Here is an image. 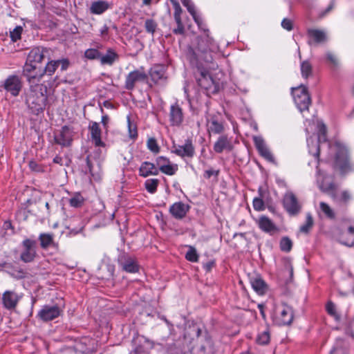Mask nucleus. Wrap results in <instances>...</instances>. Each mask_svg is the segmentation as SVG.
Segmentation results:
<instances>
[{"label":"nucleus","instance_id":"1","mask_svg":"<svg viewBox=\"0 0 354 354\" xmlns=\"http://www.w3.org/2000/svg\"><path fill=\"white\" fill-rule=\"evenodd\" d=\"M316 129L317 138L307 137L306 142L308 152L312 155L317 162L321 151H328L329 155L334 159L335 168L338 169L342 174L354 171V165L351 166L349 162L348 150L344 143L339 140L328 142L326 139V125L318 120H316Z\"/></svg>","mask_w":354,"mask_h":354},{"label":"nucleus","instance_id":"2","mask_svg":"<svg viewBox=\"0 0 354 354\" xmlns=\"http://www.w3.org/2000/svg\"><path fill=\"white\" fill-rule=\"evenodd\" d=\"M37 67L36 64L26 60L23 73L30 86L26 94V104L32 113L37 115L42 112L46 107L48 99V86L44 83H40L44 74H38Z\"/></svg>","mask_w":354,"mask_h":354},{"label":"nucleus","instance_id":"3","mask_svg":"<svg viewBox=\"0 0 354 354\" xmlns=\"http://www.w3.org/2000/svg\"><path fill=\"white\" fill-rule=\"evenodd\" d=\"M222 75V73H217L216 76H213L208 71L201 70L196 80L198 86L209 95L217 93L223 86V81L218 77Z\"/></svg>","mask_w":354,"mask_h":354},{"label":"nucleus","instance_id":"4","mask_svg":"<svg viewBox=\"0 0 354 354\" xmlns=\"http://www.w3.org/2000/svg\"><path fill=\"white\" fill-rule=\"evenodd\" d=\"M318 187L320 190L327 194L330 195L333 200L337 203H347L352 198L351 194L348 191L338 192L334 183H332L331 178H328V185L325 186L323 180L318 178Z\"/></svg>","mask_w":354,"mask_h":354},{"label":"nucleus","instance_id":"5","mask_svg":"<svg viewBox=\"0 0 354 354\" xmlns=\"http://www.w3.org/2000/svg\"><path fill=\"white\" fill-rule=\"evenodd\" d=\"M293 317V310L290 306L281 304L274 307L272 319L277 325H289L292 323Z\"/></svg>","mask_w":354,"mask_h":354},{"label":"nucleus","instance_id":"6","mask_svg":"<svg viewBox=\"0 0 354 354\" xmlns=\"http://www.w3.org/2000/svg\"><path fill=\"white\" fill-rule=\"evenodd\" d=\"M292 95L299 111L302 113L308 111L311 100L307 88L302 85L293 88L292 89Z\"/></svg>","mask_w":354,"mask_h":354},{"label":"nucleus","instance_id":"7","mask_svg":"<svg viewBox=\"0 0 354 354\" xmlns=\"http://www.w3.org/2000/svg\"><path fill=\"white\" fill-rule=\"evenodd\" d=\"M2 87L6 93H9L12 97H17L22 88L21 79L17 75H9L3 81Z\"/></svg>","mask_w":354,"mask_h":354},{"label":"nucleus","instance_id":"8","mask_svg":"<svg viewBox=\"0 0 354 354\" xmlns=\"http://www.w3.org/2000/svg\"><path fill=\"white\" fill-rule=\"evenodd\" d=\"M118 263L124 272L136 273L139 271V265L136 259L125 252H120L119 254Z\"/></svg>","mask_w":354,"mask_h":354},{"label":"nucleus","instance_id":"9","mask_svg":"<svg viewBox=\"0 0 354 354\" xmlns=\"http://www.w3.org/2000/svg\"><path fill=\"white\" fill-rule=\"evenodd\" d=\"M338 241L343 245L354 246V218L346 221L342 225V232L338 236Z\"/></svg>","mask_w":354,"mask_h":354},{"label":"nucleus","instance_id":"10","mask_svg":"<svg viewBox=\"0 0 354 354\" xmlns=\"http://www.w3.org/2000/svg\"><path fill=\"white\" fill-rule=\"evenodd\" d=\"M22 246L24 250L20 255L21 260L25 263L33 261L37 255V241L26 239L22 241Z\"/></svg>","mask_w":354,"mask_h":354},{"label":"nucleus","instance_id":"11","mask_svg":"<svg viewBox=\"0 0 354 354\" xmlns=\"http://www.w3.org/2000/svg\"><path fill=\"white\" fill-rule=\"evenodd\" d=\"M283 205L285 209L290 215L297 214L301 209V205L295 195L290 191H288L283 199Z\"/></svg>","mask_w":354,"mask_h":354},{"label":"nucleus","instance_id":"12","mask_svg":"<svg viewBox=\"0 0 354 354\" xmlns=\"http://www.w3.org/2000/svg\"><path fill=\"white\" fill-rule=\"evenodd\" d=\"M74 136V131L72 128L68 126H64L62 127L59 133L55 135V142L63 147H69L72 142Z\"/></svg>","mask_w":354,"mask_h":354},{"label":"nucleus","instance_id":"13","mask_svg":"<svg viewBox=\"0 0 354 354\" xmlns=\"http://www.w3.org/2000/svg\"><path fill=\"white\" fill-rule=\"evenodd\" d=\"M252 139L255 147L257 148L261 156L271 163H275L274 156L267 146L263 138L260 136H254Z\"/></svg>","mask_w":354,"mask_h":354},{"label":"nucleus","instance_id":"14","mask_svg":"<svg viewBox=\"0 0 354 354\" xmlns=\"http://www.w3.org/2000/svg\"><path fill=\"white\" fill-rule=\"evenodd\" d=\"M156 165L158 172L161 171L168 176L174 175L178 169L176 164L171 163L169 159L165 156H158L156 159Z\"/></svg>","mask_w":354,"mask_h":354},{"label":"nucleus","instance_id":"15","mask_svg":"<svg viewBox=\"0 0 354 354\" xmlns=\"http://www.w3.org/2000/svg\"><path fill=\"white\" fill-rule=\"evenodd\" d=\"M61 311L60 308L57 305H45L38 312L37 317L44 322H48L58 317Z\"/></svg>","mask_w":354,"mask_h":354},{"label":"nucleus","instance_id":"16","mask_svg":"<svg viewBox=\"0 0 354 354\" xmlns=\"http://www.w3.org/2000/svg\"><path fill=\"white\" fill-rule=\"evenodd\" d=\"M22 298V294L16 292L14 290H6L2 295V304L7 310H14L20 299Z\"/></svg>","mask_w":354,"mask_h":354},{"label":"nucleus","instance_id":"17","mask_svg":"<svg viewBox=\"0 0 354 354\" xmlns=\"http://www.w3.org/2000/svg\"><path fill=\"white\" fill-rule=\"evenodd\" d=\"M173 148L174 149L172 151L176 155L183 158H192L195 154V148L193 145L192 140L190 139L186 140L184 145H174Z\"/></svg>","mask_w":354,"mask_h":354},{"label":"nucleus","instance_id":"18","mask_svg":"<svg viewBox=\"0 0 354 354\" xmlns=\"http://www.w3.org/2000/svg\"><path fill=\"white\" fill-rule=\"evenodd\" d=\"M213 149L217 153L231 151L233 149L232 138L225 134L219 136L214 144Z\"/></svg>","mask_w":354,"mask_h":354},{"label":"nucleus","instance_id":"19","mask_svg":"<svg viewBox=\"0 0 354 354\" xmlns=\"http://www.w3.org/2000/svg\"><path fill=\"white\" fill-rule=\"evenodd\" d=\"M133 342L135 346L133 351L135 354L147 352L153 348L154 346L151 340L142 335H138L136 337H134Z\"/></svg>","mask_w":354,"mask_h":354},{"label":"nucleus","instance_id":"20","mask_svg":"<svg viewBox=\"0 0 354 354\" xmlns=\"http://www.w3.org/2000/svg\"><path fill=\"white\" fill-rule=\"evenodd\" d=\"M147 78V74L140 70H135L128 74L125 80V87L132 90L138 82H145Z\"/></svg>","mask_w":354,"mask_h":354},{"label":"nucleus","instance_id":"21","mask_svg":"<svg viewBox=\"0 0 354 354\" xmlns=\"http://www.w3.org/2000/svg\"><path fill=\"white\" fill-rule=\"evenodd\" d=\"M189 209L190 206L188 204L179 201L172 204L169 212L174 218L180 220L185 217Z\"/></svg>","mask_w":354,"mask_h":354},{"label":"nucleus","instance_id":"22","mask_svg":"<svg viewBox=\"0 0 354 354\" xmlns=\"http://www.w3.org/2000/svg\"><path fill=\"white\" fill-rule=\"evenodd\" d=\"M259 229L270 234H273L278 231L277 226L267 216L262 215L256 220Z\"/></svg>","mask_w":354,"mask_h":354},{"label":"nucleus","instance_id":"23","mask_svg":"<svg viewBox=\"0 0 354 354\" xmlns=\"http://www.w3.org/2000/svg\"><path fill=\"white\" fill-rule=\"evenodd\" d=\"M85 172L88 173L91 175V179L95 181H98L101 179V167L99 162L96 160H92L89 157H87Z\"/></svg>","mask_w":354,"mask_h":354},{"label":"nucleus","instance_id":"24","mask_svg":"<svg viewBox=\"0 0 354 354\" xmlns=\"http://www.w3.org/2000/svg\"><path fill=\"white\" fill-rule=\"evenodd\" d=\"M88 129L91 138L95 147H104L105 143L101 139L102 130L100 124L96 122H91L89 124Z\"/></svg>","mask_w":354,"mask_h":354},{"label":"nucleus","instance_id":"25","mask_svg":"<svg viewBox=\"0 0 354 354\" xmlns=\"http://www.w3.org/2000/svg\"><path fill=\"white\" fill-rule=\"evenodd\" d=\"M183 113L180 105L176 102L171 105L169 109V122L172 126H180L183 121Z\"/></svg>","mask_w":354,"mask_h":354},{"label":"nucleus","instance_id":"26","mask_svg":"<svg viewBox=\"0 0 354 354\" xmlns=\"http://www.w3.org/2000/svg\"><path fill=\"white\" fill-rule=\"evenodd\" d=\"M183 5L186 7L187 11L192 16L194 21L197 24L199 28L203 31H206L205 25L203 22V19L199 15L197 14L194 4L192 0H180Z\"/></svg>","mask_w":354,"mask_h":354},{"label":"nucleus","instance_id":"27","mask_svg":"<svg viewBox=\"0 0 354 354\" xmlns=\"http://www.w3.org/2000/svg\"><path fill=\"white\" fill-rule=\"evenodd\" d=\"M48 53L47 48L41 47L34 48L29 52L26 60L36 64H39L44 60L46 54Z\"/></svg>","mask_w":354,"mask_h":354},{"label":"nucleus","instance_id":"28","mask_svg":"<svg viewBox=\"0 0 354 354\" xmlns=\"http://www.w3.org/2000/svg\"><path fill=\"white\" fill-rule=\"evenodd\" d=\"M307 33L310 38L308 41L310 45H312L313 43H324L327 40L326 33L324 30L310 28L308 30Z\"/></svg>","mask_w":354,"mask_h":354},{"label":"nucleus","instance_id":"29","mask_svg":"<svg viewBox=\"0 0 354 354\" xmlns=\"http://www.w3.org/2000/svg\"><path fill=\"white\" fill-rule=\"evenodd\" d=\"M112 4L106 1L98 0L93 1L90 6V12L93 15H102L111 8Z\"/></svg>","mask_w":354,"mask_h":354},{"label":"nucleus","instance_id":"30","mask_svg":"<svg viewBox=\"0 0 354 354\" xmlns=\"http://www.w3.org/2000/svg\"><path fill=\"white\" fill-rule=\"evenodd\" d=\"M158 174V169L156 165L148 162H143L139 168V175L142 177L146 178L149 176H156Z\"/></svg>","mask_w":354,"mask_h":354},{"label":"nucleus","instance_id":"31","mask_svg":"<svg viewBox=\"0 0 354 354\" xmlns=\"http://www.w3.org/2000/svg\"><path fill=\"white\" fill-rule=\"evenodd\" d=\"M207 129L209 133L221 134L224 130L223 123L214 116L207 119Z\"/></svg>","mask_w":354,"mask_h":354},{"label":"nucleus","instance_id":"32","mask_svg":"<svg viewBox=\"0 0 354 354\" xmlns=\"http://www.w3.org/2000/svg\"><path fill=\"white\" fill-rule=\"evenodd\" d=\"M69 224L66 225V228L69 230V234L71 235H75L84 228L83 222L80 217H73L69 221Z\"/></svg>","mask_w":354,"mask_h":354},{"label":"nucleus","instance_id":"33","mask_svg":"<svg viewBox=\"0 0 354 354\" xmlns=\"http://www.w3.org/2000/svg\"><path fill=\"white\" fill-rule=\"evenodd\" d=\"M118 58V55L117 53L113 49L109 48L106 54H100V62L102 65L111 66Z\"/></svg>","mask_w":354,"mask_h":354},{"label":"nucleus","instance_id":"34","mask_svg":"<svg viewBox=\"0 0 354 354\" xmlns=\"http://www.w3.org/2000/svg\"><path fill=\"white\" fill-rule=\"evenodd\" d=\"M39 241H40V245L43 249H47L55 245L53 234L41 233L39 236Z\"/></svg>","mask_w":354,"mask_h":354},{"label":"nucleus","instance_id":"35","mask_svg":"<svg viewBox=\"0 0 354 354\" xmlns=\"http://www.w3.org/2000/svg\"><path fill=\"white\" fill-rule=\"evenodd\" d=\"M251 285L255 292L259 295L265 293L266 290V284L265 281L260 277H255L251 279Z\"/></svg>","mask_w":354,"mask_h":354},{"label":"nucleus","instance_id":"36","mask_svg":"<svg viewBox=\"0 0 354 354\" xmlns=\"http://www.w3.org/2000/svg\"><path fill=\"white\" fill-rule=\"evenodd\" d=\"M165 75V72L162 68L159 66H155L152 68L150 71V76L154 82H158L162 78H163Z\"/></svg>","mask_w":354,"mask_h":354},{"label":"nucleus","instance_id":"37","mask_svg":"<svg viewBox=\"0 0 354 354\" xmlns=\"http://www.w3.org/2000/svg\"><path fill=\"white\" fill-rule=\"evenodd\" d=\"M159 180L156 178H149L145 182L146 190L150 194H154L157 191Z\"/></svg>","mask_w":354,"mask_h":354},{"label":"nucleus","instance_id":"38","mask_svg":"<svg viewBox=\"0 0 354 354\" xmlns=\"http://www.w3.org/2000/svg\"><path fill=\"white\" fill-rule=\"evenodd\" d=\"M101 53L96 48H88L84 52V57L89 60L99 59Z\"/></svg>","mask_w":354,"mask_h":354},{"label":"nucleus","instance_id":"39","mask_svg":"<svg viewBox=\"0 0 354 354\" xmlns=\"http://www.w3.org/2000/svg\"><path fill=\"white\" fill-rule=\"evenodd\" d=\"M84 198L80 193H75L70 199L69 204L71 207H79L82 205Z\"/></svg>","mask_w":354,"mask_h":354},{"label":"nucleus","instance_id":"40","mask_svg":"<svg viewBox=\"0 0 354 354\" xmlns=\"http://www.w3.org/2000/svg\"><path fill=\"white\" fill-rule=\"evenodd\" d=\"M321 211L325 214V216L330 219H333L335 216L334 211L332 208L326 203L321 202L319 204Z\"/></svg>","mask_w":354,"mask_h":354},{"label":"nucleus","instance_id":"41","mask_svg":"<svg viewBox=\"0 0 354 354\" xmlns=\"http://www.w3.org/2000/svg\"><path fill=\"white\" fill-rule=\"evenodd\" d=\"M279 246L281 251L288 252L292 249V242L288 237L284 236L281 239Z\"/></svg>","mask_w":354,"mask_h":354},{"label":"nucleus","instance_id":"42","mask_svg":"<svg viewBox=\"0 0 354 354\" xmlns=\"http://www.w3.org/2000/svg\"><path fill=\"white\" fill-rule=\"evenodd\" d=\"M326 310L328 315L334 317L336 321L340 319L339 315L336 311V307L332 301H328L326 305Z\"/></svg>","mask_w":354,"mask_h":354},{"label":"nucleus","instance_id":"43","mask_svg":"<svg viewBox=\"0 0 354 354\" xmlns=\"http://www.w3.org/2000/svg\"><path fill=\"white\" fill-rule=\"evenodd\" d=\"M57 68H58V66H57V60L56 61H53V60L50 61L47 63V64L44 68V71L42 73L43 74L45 73L49 76H51L55 73V72Z\"/></svg>","mask_w":354,"mask_h":354},{"label":"nucleus","instance_id":"44","mask_svg":"<svg viewBox=\"0 0 354 354\" xmlns=\"http://www.w3.org/2000/svg\"><path fill=\"white\" fill-rule=\"evenodd\" d=\"M270 339V333L268 330H266L258 334L257 342L261 345H266L269 343Z\"/></svg>","mask_w":354,"mask_h":354},{"label":"nucleus","instance_id":"45","mask_svg":"<svg viewBox=\"0 0 354 354\" xmlns=\"http://www.w3.org/2000/svg\"><path fill=\"white\" fill-rule=\"evenodd\" d=\"M145 27L146 31L147 32L150 33L152 36H153V35L156 32V28H157V24L153 19H147L145 21Z\"/></svg>","mask_w":354,"mask_h":354},{"label":"nucleus","instance_id":"46","mask_svg":"<svg viewBox=\"0 0 354 354\" xmlns=\"http://www.w3.org/2000/svg\"><path fill=\"white\" fill-rule=\"evenodd\" d=\"M127 123H128V132H129V137L132 139L135 140L138 137V131L137 128L135 124H133L130 120V116H127Z\"/></svg>","mask_w":354,"mask_h":354},{"label":"nucleus","instance_id":"47","mask_svg":"<svg viewBox=\"0 0 354 354\" xmlns=\"http://www.w3.org/2000/svg\"><path fill=\"white\" fill-rule=\"evenodd\" d=\"M313 217L310 214H308L305 223L300 227V231L304 233H308L313 227Z\"/></svg>","mask_w":354,"mask_h":354},{"label":"nucleus","instance_id":"48","mask_svg":"<svg viewBox=\"0 0 354 354\" xmlns=\"http://www.w3.org/2000/svg\"><path fill=\"white\" fill-rule=\"evenodd\" d=\"M301 72L304 77L307 78L312 72L311 64L308 61H304L301 64Z\"/></svg>","mask_w":354,"mask_h":354},{"label":"nucleus","instance_id":"49","mask_svg":"<svg viewBox=\"0 0 354 354\" xmlns=\"http://www.w3.org/2000/svg\"><path fill=\"white\" fill-rule=\"evenodd\" d=\"M185 258L187 260H188L191 262L198 261V255L196 250H195L194 248L189 246V249L185 254Z\"/></svg>","mask_w":354,"mask_h":354},{"label":"nucleus","instance_id":"50","mask_svg":"<svg viewBox=\"0 0 354 354\" xmlns=\"http://www.w3.org/2000/svg\"><path fill=\"white\" fill-rule=\"evenodd\" d=\"M320 177V180L324 182V184L325 186H328V178H331V182L332 183H333V176H328V175H326V174H324V172H322L320 171L319 170L317 171V183L318 184V178H319Z\"/></svg>","mask_w":354,"mask_h":354},{"label":"nucleus","instance_id":"51","mask_svg":"<svg viewBox=\"0 0 354 354\" xmlns=\"http://www.w3.org/2000/svg\"><path fill=\"white\" fill-rule=\"evenodd\" d=\"M147 147L148 149L154 153H158L160 150V148L157 144L156 140L153 138H150L147 140Z\"/></svg>","mask_w":354,"mask_h":354},{"label":"nucleus","instance_id":"52","mask_svg":"<svg viewBox=\"0 0 354 354\" xmlns=\"http://www.w3.org/2000/svg\"><path fill=\"white\" fill-rule=\"evenodd\" d=\"M252 205L256 211L260 212L265 209L264 202L261 198H254L253 199Z\"/></svg>","mask_w":354,"mask_h":354},{"label":"nucleus","instance_id":"53","mask_svg":"<svg viewBox=\"0 0 354 354\" xmlns=\"http://www.w3.org/2000/svg\"><path fill=\"white\" fill-rule=\"evenodd\" d=\"M23 28L21 26H17L10 32V37L12 41H16L21 38Z\"/></svg>","mask_w":354,"mask_h":354},{"label":"nucleus","instance_id":"54","mask_svg":"<svg viewBox=\"0 0 354 354\" xmlns=\"http://www.w3.org/2000/svg\"><path fill=\"white\" fill-rule=\"evenodd\" d=\"M57 66H59L61 65V70L65 71L66 70L69 66V61L67 59H62L57 60Z\"/></svg>","mask_w":354,"mask_h":354},{"label":"nucleus","instance_id":"55","mask_svg":"<svg viewBox=\"0 0 354 354\" xmlns=\"http://www.w3.org/2000/svg\"><path fill=\"white\" fill-rule=\"evenodd\" d=\"M281 26L284 29L290 31V30H291L292 29V22L290 19H283L282 22H281Z\"/></svg>","mask_w":354,"mask_h":354},{"label":"nucleus","instance_id":"56","mask_svg":"<svg viewBox=\"0 0 354 354\" xmlns=\"http://www.w3.org/2000/svg\"><path fill=\"white\" fill-rule=\"evenodd\" d=\"M100 36L104 39L109 38V27L106 25H104L100 30Z\"/></svg>","mask_w":354,"mask_h":354},{"label":"nucleus","instance_id":"57","mask_svg":"<svg viewBox=\"0 0 354 354\" xmlns=\"http://www.w3.org/2000/svg\"><path fill=\"white\" fill-rule=\"evenodd\" d=\"M172 5L174 9V15H181L182 9L178 2L172 0Z\"/></svg>","mask_w":354,"mask_h":354},{"label":"nucleus","instance_id":"58","mask_svg":"<svg viewBox=\"0 0 354 354\" xmlns=\"http://www.w3.org/2000/svg\"><path fill=\"white\" fill-rule=\"evenodd\" d=\"M218 174V171L214 170L212 169H207L204 173V177L206 178H209L213 175L217 176Z\"/></svg>","mask_w":354,"mask_h":354},{"label":"nucleus","instance_id":"59","mask_svg":"<svg viewBox=\"0 0 354 354\" xmlns=\"http://www.w3.org/2000/svg\"><path fill=\"white\" fill-rule=\"evenodd\" d=\"M326 58L333 66H336L337 64V58L331 53H327Z\"/></svg>","mask_w":354,"mask_h":354},{"label":"nucleus","instance_id":"60","mask_svg":"<svg viewBox=\"0 0 354 354\" xmlns=\"http://www.w3.org/2000/svg\"><path fill=\"white\" fill-rule=\"evenodd\" d=\"M106 268L109 272L108 276L106 277L107 279L111 278L113 276L114 272H115V266L111 264H107L106 266Z\"/></svg>","mask_w":354,"mask_h":354},{"label":"nucleus","instance_id":"61","mask_svg":"<svg viewBox=\"0 0 354 354\" xmlns=\"http://www.w3.org/2000/svg\"><path fill=\"white\" fill-rule=\"evenodd\" d=\"M29 167L32 171H40L41 167L35 161H30L29 162Z\"/></svg>","mask_w":354,"mask_h":354},{"label":"nucleus","instance_id":"62","mask_svg":"<svg viewBox=\"0 0 354 354\" xmlns=\"http://www.w3.org/2000/svg\"><path fill=\"white\" fill-rule=\"evenodd\" d=\"M175 34L182 35L184 33V26L183 24L177 25V28L174 30Z\"/></svg>","mask_w":354,"mask_h":354},{"label":"nucleus","instance_id":"63","mask_svg":"<svg viewBox=\"0 0 354 354\" xmlns=\"http://www.w3.org/2000/svg\"><path fill=\"white\" fill-rule=\"evenodd\" d=\"M3 228L6 230H10V234L13 232V230L12 228V225L10 221H5L3 225Z\"/></svg>","mask_w":354,"mask_h":354},{"label":"nucleus","instance_id":"64","mask_svg":"<svg viewBox=\"0 0 354 354\" xmlns=\"http://www.w3.org/2000/svg\"><path fill=\"white\" fill-rule=\"evenodd\" d=\"M109 118L108 115H104L102 116L101 122L105 129L107 128V124L109 123Z\"/></svg>","mask_w":354,"mask_h":354}]
</instances>
